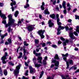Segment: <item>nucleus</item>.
Listing matches in <instances>:
<instances>
[{
    "instance_id": "f257e3e1",
    "label": "nucleus",
    "mask_w": 79,
    "mask_h": 79,
    "mask_svg": "<svg viewBox=\"0 0 79 79\" xmlns=\"http://www.w3.org/2000/svg\"><path fill=\"white\" fill-rule=\"evenodd\" d=\"M8 17L9 18V21L8 23V24H6V21L5 20H3L2 21V23L6 25V27H8V26H12V25H13L14 27H15L16 26L18 25V24L15 23V20L13 19L11 14H10L9 15H8Z\"/></svg>"
},
{
    "instance_id": "f03ea898",
    "label": "nucleus",
    "mask_w": 79,
    "mask_h": 79,
    "mask_svg": "<svg viewBox=\"0 0 79 79\" xmlns=\"http://www.w3.org/2000/svg\"><path fill=\"white\" fill-rule=\"evenodd\" d=\"M21 64L19 63V65L16 67V69L14 70V73L15 76H18L19 73V69H20V67H21Z\"/></svg>"
},
{
    "instance_id": "7ed1b4c3",
    "label": "nucleus",
    "mask_w": 79,
    "mask_h": 79,
    "mask_svg": "<svg viewBox=\"0 0 79 79\" xmlns=\"http://www.w3.org/2000/svg\"><path fill=\"white\" fill-rule=\"evenodd\" d=\"M7 55L8 54L7 53L5 52V56H3L1 58V60L2 61V62L3 64H5L6 63V62L5 61V60H6V59H7V58H6V56H7Z\"/></svg>"
},
{
    "instance_id": "20e7f679",
    "label": "nucleus",
    "mask_w": 79,
    "mask_h": 79,
    "mask_svg": "<svg viewBox=\"0 0 79 79\" xmlns=\"http://www.w3.org/2000/svg\"><path fill=\"white\" fill-rule=\"evenodd\" d=\"M54 63V65L56 67L55 68V69H58V67L59 66V62L56 61L55 60L52 61V63Z\"/></svg>"
},
{
    "instance_id": "39448f33",
    "label": "nucleus",
    "mask_w": 79,
    "mask_h": 79,
    "mask_svg": "<svg viewBox=\"0 0 79 79\" xmlns=\"http://www.w3.org/2000/svg\"><path fill=\"white\" fill-rule=\"evenodd\" d=\"M45 32V30H41L38 31V34L40 35L41 39H44L45 37V36L44 35V33Z\"/></svg>"
},
{
    "instance_id": "423d86ee",
    "label": "nucleus",
    "mask_w": 79,
    "mask_h": 79,
    "mask_svg": "<svg viewBox=\"0 0 79 79\" xmlns=\"http://www.w3.org/2000/svg\"><path fill=\"white\" fill-rule=\"evenodd\" d=\"M28 31L29 32H31L33 30L34 28V26L32 25H29L27 27Z\"/></svg>"
},
{
    "instance_id": "0eeeda50",
    "label": "nucleus",
    "mask_w": 79,
    "mask_h": 79,
    "mask_svg": "<svg viewBox=\"0 0 79 79\" xmlns=\"http://www.w3.org/2000/svg\"><path fill=\"white\" fill-rule=\"evenodd\" d=\"M35 60H36V58L34 57L33 59V61L34 63V64H35V67H36L38 68L40 67V66H41V64H38L35 63Z\"/></svg>"
},
{
    "instance_id": "6e6552de",
    "label": "nucleus",
    "mask_w": 79,
    "mask_h": 79,
    "mask_svg": "<svg viewBox=\"0 0 79 79\" xmlns=\"http://www.w3.org/2000/svg\"><path fill=\"white\" fill-rule=\"evenodd\" d=\"M69 37H70V38L72 39H76V37H75V36H74L73 33L72 31H70L69 32Z\"/></svg>"
},
{
    "instance_id": "1a4fd4ad",
    "label": "nucleus",
    "mask_w": 79,
    "mask_h": 79,
    "mask_svg": "<svg viewBox=\"0 0 79 79\" xmlns=\"http://www.w3.org/2000/svg\"><path fill=\"white\" fill-rule=\"evenodd\" d=\"M11 1H12V2H11L10 3V5L11 6H12L11 8L12 10V11H14V7H13V5H16V1H13V0H10Z\"/></svg>"
},
{
    "instance_id": "9d476101",
    "label": "nucleus",
    "mask_w": 79,
    "mask_h": 79,
    "mask_svg": "<svg viewBox=\"0 0 79 79\" xmlns=\"http://www.w3.org/2000/svg\"><path fill=\"white\" fill-rule=\"evenodd\" d=\"M29 69L30 70V73L31 74H34L35 73V69H33L32 66H29Z\"/></svg>"
},
{
    "instance_id": "9b49d317",
    "label": "nucleus",
    "mask_w": 79,
    "mask_h": 79,
    "mask_svg": "<svg viewBox=\"0 0 79 79\" xmlns=\"http://www.w3.org/2000/svg\"><path fill=\"white\" fill-rule=\"evenodd\" d=\"M0 16L1 17L3 18V19H6V16H5V15L3 14L2 13V11L0 10Z\"/></svg>"
},
{
    "instance_id": "f8f14e48",
    "label": "nucleus",
    "mask_w": 79,
    "mask_h": 79,
    "mask_svg": "<svg viewBox=\"0 0 79 79\" xmlns=\"http://www.w3.org/2000/svg\"><path fill=\"white\" fill-rule=\"evenodd\" d=\"M63 60H64L66 62V64H67V66L66 69H68V68H69V62L67 61H66V57H64Z\"/></svg>"
},
{
    "instance_id": "ddd939ff",
    "label": "nucleus",
    "mask_w": 79,
    "mask_h": 79,
    "mask_svg": "<svg viewBox=\"0 0 79 79\" xmlns=\"http://www.w3.org/2000/svg\"><path fill=\"white\" fill-rule=\"evenodd\" d=\"M2 32V30H0V36H1V38L2 39H3L5 37H6L7 35L8 34L7 33H6L4 35H1V32Z\"/></svg>"
},
{
    "instance_id": "4468645a",
    "label": "nucleus",
    "mask_w": 79,
    "mask_h": 79,
    "mask_svg": "<svg viewBox=\"0 0 79 79\" xmlns=\"http://www.w3.org/2000/svg\"><path fill=\"white\" fill-rule=\"evenodd\" d=\"M48 23L49 25V27H52L54 25V24L52 22V20H50L48 21Z\"/></svg>"
},
{
    "instance_id": "2eb2a0df",
    "label": "nucleus",
    "mask_w": 79,
    "mask_h": 79,
    "mask_svg": "<svg viewBox=\"0 0 79 79\" xmlns=\"http://www.w3.org/2000/svg\"><path fill=\"white\" fill-rule=\"evenodd\" d=\"M37 60L38 61L39 63H40L41 64H42V57L41 56L38 57V58L37 59Z\"/></svg>"
},
{
    "instance_id": "dca6fc26",
    "label": "nucleus",
    "mask_w": 79,
    "mask_h": 79,
    "mask_svg": "<svg viewBox=\"0 0 79 79\" xmlns=\"http://www.w3.org/2000/svg\"><path fill=\"white\" fill-rule=\"evenodd\" d=\"M60 20L59 18H57V22L58 25H61V24H62V23H61V22H60Z\"/></svg>"
},
{
    "instance_id": "f3484780",
    "label": "nucleus",
    "mask_w": 79,
    "mask_h": 79,
    "mask_svg": "<svg viewBox=\"0 0 79 79\" xmlns=\"http://www.w3.org/2000/svg\"><path fill=\"white\" fill-rule=\"evenodd\" d=\"M44 14H47V15H50V12L49 11H48V9H46L45 10H44Z\"/></svg>"
},
{
    "instance_id": "a211bd4d",
    "label": "nucleus",
    "mask_w": 79,
    "mask_h": 79,
    "mask_svg": "<svg viewBox=\"0 0 79 79\" xmlns=\"http://www.w3.org/2000/svg\"><path fill=\"white\" fill-rule=\"evenodd\" d=\"M18 15H19V11H16V12H15L14 15L16 18L18 16Z\"/></svg>"
},
{
    "instance_id": "6ab92c4d",
    "label": "nucleus",
    "mask_w": 79,
    "mask_h": 79,
    "mask_svg": "<svg viewBox=\"0 0 79 79\" xmlns=\"http://www.w3.org/2000/svg\"><path fill=\"white\" fill-rule=\"evenodd\" d=\"M50 16L51 18H52V19H54L56 15L54 14H52L51 15H50Z\"/></svg>"
},
{
    "instance_id": "aec40b11",
    "label": "nucleus",
    "mask_w": 79,
    "mask_h": 79,
    "mask_svg": "<svg viewBox=\"0 0 79 79\" xmlns=\"http://www.w3.org/2000/svg\"><path fill=\"white\" fill-rule=\"evenodd\" d=\"M64 29V27H61V26H59L58 28V29L60 30V31L61 29Z\"/></svg>"
},
{
    "instance_id": "412c9836",
    "label": "nucleus",
    "mask_w": 79,
    "mask_h": 79,
    "mask_svg": "<svg viewBox=\"0 0 79 79\" xmlns=\"http://www.w3.org/2000/svg\"><path fill=\"white\" fill-rule=\"evenodd\" d=\"M77 69V67L76 66H74L72 67L69 69V70H71V69H74L76 70Z\"/></svg>"
},
{
    "instance_id": "4be33fe9",
    "label": "nucleus",
    "mask_w": 79,
    "mask_h": 79,
    "mask_svg": "<svg viewBox=\"0 0 79 79\" xmlns=\"http://www.w3.org/2000/svg\"><path fill=\"white\" fill-rule=\"evenodd\" d=\"M44 72H43V71H42L41 73V74L40 75L39 79H40V78H41L42 77V76L44 75Z\"/></svg>"
},
{
    "instance_id": "5701e85b",
    "label": "nucleus",
    "mask_w": 79,
    "mask_h": 79,
    "mask_svg": "<svg viewBox=\"0 0 79 79\" xmlns=\"http://www.w3.org/2000/svg\"><path fill=\"white\" fill-rule=\"evenodd\" d=\"M69 41L68 40H66L65 41V42H64V44H63L64 46H65V45H66V43H68V42Z\"/></svg>"
},
{
    "instance_id": "b1692460",
    "label": "nucleus",
    "mask_w": 79,
    "mask_h": 79,
    "mask_svg": "<svg viewBox=\"0 0 79 79\" xmlns=\"http://www.w3.org/2000/svg\"><path fill=\"white\" fill-rule=\"evenodd\" d=\"M76 32L79 33V26H77L76 28Z\"/></svg>"
},
{
    "instance_id": "393cba45",
    "label": "nucleus",
    "mask_w": 79,
    "mask_h": 79,
    "mask_svg": "<svg viewBox=\"0 0 79 79\" xmlns=\"http://www.w3.org/2000/svg\"><path fill=\"white\" fill-rule=\"evenodd\" d=\"M4 74L5 76H6L8 74V72H7V70H4Z\"/></svg>"
},
{
    "instance_id": "a878e982",
    "label": "nucleus",
    "mask_w": 79,
    "mask_h": 79,
    "mask_svg": "<svg viewBox=\"0 0 79 79\" xmlns=\"http://www.w3.org/2000/svg\"><path fill=\"white\" fill-rule=\"evenodd\" d=\"M54 59H56L57 60H59V59H60V58H59V57H58V54H56Z\"/></svg>"
},
{
    "instance_id": "bb28decb",
    "label": "nucleus",
    "mask_w": 79,
    "mask_h": 79,
    "mask_svg": "<svg viewBox=\"0 0 79 79\" xmlns=\"http://www.w3.org/2000/svg\"><path fill=\"white\" fill-rule=\"evenodd\" d=\"M27 7H29V4L28 3H27L26 5L24 6V8H27Z\"/></svg>"
},
{
    "instance_id": "cd10ccee",
    "label": "nucleus",
    "mask_w": 79,
    "mask_h": 79,
    "mask_svg": "<svg viewBox=\"0 0 79 79\" xmlns=\"http://www.w3.org/2000/svg\"><path fill=\"white\" fill-rule=\"evenodd\" d=\"M69 64H73V61L72 60L69 59Z\"/></svg>"
},
{
    "instance_id": "c85d7f7f",
    "label": "nucleus",
    "mask_w": 79,
    "mask_h": 79,
    "mask_svg": "<svg viewBox=\"0 0 79 79\" xmlns=\"http://www.w3.org/2000/svg\"><path fill=\"white\" fill-rule=\"evenodd\" d=\"M62 56L67 57V56H68V53H67L65 55H64V54H62Z\"/></svg>"
},
{
    "instance_id": "c756f323",
    "label": "nucleus",
    "mask_w": 79,
    "mask_h": 79,
    "mask_svg": "<svg viewBox=\"0 0 79 79\" xmlns=\"http://www.w3.org/2000/svg\"><path fill=\"white\" fill-rule=\"evenodd\" d=\"M57 31V35H60V34H61L60 30L59 29H58V28Z\"/></svg>"
},
{
    "instance_id": "7c9ffc66",
    "label": "nucleus",
    "mask_w": 79,
    "mask_h": 79,
    "mask_svg": "<svg viewBox=\"0 0 79 79\" xmlns=\"http://www.w3.org/2000/svg\"><path fill=\"white\" fill-rule=\"evenodd\" d=\"M35 44H39V41L38 40H35Z\"/></svg>"
},
{
    "instance_id": "2f4dec72",
    "label": "nucleus",
    "mask_w": 79,
    "mask_h": 79,
    "mask_svg": "<svg viewBox=\"0 0 79 79\" xmlns=\"http://www.w3.org/2000/svg\"><path fill=\"white\" fill-rule=\"evenodd\" d=\"M9 28L8 29V30H7L8 32H10V31H12V29H11V28L10 27V26H9Z\"/></svg>"
},
{
    "instance_id": "473e14b6",
    "label": "nucleus",
    "mask_w": 79,
    "mask_h": 79,
    "mask_svg": "<svg viewBox=\"0 0 79 79\" xmlns=\"http://www.w3.org/2000/svg\"><path fill=\"white\" fill-rule=\"evenodd\" d=\"M42 63L43 64H47V61H46V60H44L43 61Z\"/></svg>"
},
{
    "instance_id": "72a5a7b5",
    "label": "nucleus",
    "mask_w": 79,
    "mask_h": 79,
    "mask_svg": "<svg viewBox=\"0 0 79 79\" xmlns=\"http://www.w3.org/2000/svg\"><path fill=\"white\" fill-rule=\"evenodd\" d=\"M8 64H10V65H11V66H14V64L13 63L12 61L9 62V63H8Z\"/></svg>"
},
{
    "instance_id": "f704fd0d",
    "label": "nucleus",
    "mask_w": 79,
    "mask_h": 79,
    "mask_svg": "<svg viewBox=\"0 0 79 79\" xmlns=\"http://www.w3.org/2000/svg\"><path fill=\"white\" fill-rule=\"evenodd\" d=\"M22 23V22H21V20H20V19H19V21L18 22V24H21Z\"/></svg>"
},
{
    "instance_id": "c9c22d12",
    "label": "nucleus",
    "mask_w": 79,
    "mask_h": 79,
    "mask_svg": "<svg viewBox=\"0 0 79 79\" xmlns=\"http://www.w3.org/2000/svg\"><path fill=\"white\" fill-rule=\"evenodd\" d=\"M8 41L9 44H11V38H10V39H8Z\"/></svg>"
},
{
    "instance_id": "e433bc0d",
    "label": "nucleus",
    "mask_w": 79,
    "mask_h": 79,
    "mask_svg": "<svg viewBox=\"0 0 79 79\" xmlns=\"http://www.w3.org/2000/svg\"><path fill=\"white\" fill-rule=\"evenodd\" d=\"M23 50V53H24V55H26L25 53H26L27 52V50H26V49H24Z\"/></svg>"
},
{
    "instance_id": "4c0bfd02",
    "label": "nucleus",
    "mask_w": 79,
    "mask_h": 79,
    "mask_svg": "<svg viewBox=\"0 0 79 79\" xmlns=\"http://www.w3.org/2000/svg\"><path fill=\"white\" fill-rule=\"evenodd\" d=\"M66 6V2L64 1H63L62 3V6Z\"/></svg>"
},
{
    "instance_id": "58836bf2",
    "label": "nucleus",
    "mask_w": 79,
    "mask_h": 79,
    "mask_svg": "<svg viewBox=\"0 0 79 79\" xmlns=\"http://www.w3.org/2000/svg\"><path fill=\"white\" fill-rule=\"evenodd\" d=\"M29 73V70H27L26 71V73H25L26 76H28V73Z\"/></svg>"
},
{
    "instance_id": "ea45409f",
    "label": "nucleus",
    "mask_w": 79,
    "mask_h": 79,
    "mask_svg": "<svg viewBox=\"0 0 79 79\" xmlns=\"http://www.w3.org/2000/svg\"><path fill=\"white\" fill-rule=\"evenodd\" d=\"M73 34L75 35H76V36H77V35H78V34H77V33L76 31H74Z\"/></svg>"
},
{
    "instance_id": "a19ab883",
    "label": "nucleus",
    "mask_w": 79,
    "mask_h": 79,
    "mask_svg": "<svg viewBox=\"0 0 79 79\" xmlns=\"http://www.w3.org/2000/svg\"><path fill=\"white\" fill-rule=\"evenodd\" d=\"M52 47L53 48H57V46H56V45L55 44H53L52 45Z\"/></svg>"
},
{
    "instance_id": "79ce46f5",
    "label": "nucleus",
    "mask_w": 79,
    "mask_h": 79,
    "mask_svg": "<svg viewBox=\"0 0 79 79\" xmlns=\"http://www.w3.org/2000/svg\"><path fill=\"white\" fill-rule=\"evenodd\" d=\"M75 17L76 19H78L79 20V16L75 15Z\"/></svg>"
},
{
    "instance_id": "37998d69",
    "label": "nucleus",
    "mask_w": 79,
    "mask_h": 79,
    "mask_svg": "<svg viewBox=\"0 0 79 79\" xmlns=\"http://www.w3.org/2000/svg\"><path fill=\"white\" fill-rule=\"evenodd\" d=\"M65 15L66 14V13H67V11H66V10L65 9L63 11Z\"/></svg>"
},
{
    "instance_id": "c03bdc74",
    "label": "nucleus",
    "mask_w": 79,
    "mask_h": 79,
    "mask_svg": "<svg viewBox=\"0 0 79 79\" xmlns=\"http://www.w3.org/2000/svg\"><path fill=\"white\" fill-rule=\"evenodd\" d=\"M41 8L42 10H44L45 8H44V7L43 6H41Z\"/></svg>"
},
{
    "instance_id": "a18cd8bd",
    "label": "nucleus",
    "mask_w": 79,
    "mask_h": 79,
    "mask_svg": "<svg viewBox=\"0 0 79 79\" xmlns=\"http://www.w3.org/2000/svg\"><path fill=\"white\" fill-rule=\"evenodd\" d=\"M41 55V54H40V53H36L35 54V55H36V56H40Z\"/></svg>"
},
{
    "instance_id": "49530a36",
    "label": "nucleus",
    "mask_w": 79,
    "mask_h": 79,
    "mask_svg": "<svg viewBox=\"0 0 79 79\" xmlns=\"http://www.w3.org/2000/svg\"><path fill=\"white\" fill-rule=\"evenodd\" d=\"M0 74H1V76H2L3 75V72H2V70L1 69L0 70Z\"/></svg>"
},
{
    "instance_id": "de8ad7c7",
    "label": "nucleus",
    "mask_w": 79,
    "mask_h": 79,
    "mask_svg": "<svg viewBox=\"0 0 79 79\" xmlns=\"http://www.w3.org/2000/svg\"><path fill=\"white\" fill-rule=\"evenodd\" d=\"M65 28L66 30L67 31V30H69V27L67 26H66L65 27Z\"/></svg>"
},
{
    "instance_id": "09e8293b",
    "label": "nucleus",
    "mask_w": 79,
    "mask_h": 79,
    "mask_svg": "<svg viewBox=\"0 0 79 79\" xmlns=\"http://www.w3.org/2000/svg\"><path fill=\"white\" fill-rule=\"evenodd\" d=\"M47 79H53V78L49 76L47 78Z\"/></svg>"
},
{
    "instance_id": "8fccbe9b",
    "label": "nucleus",
    "mask_w": 79,
    "mask_h": 79,
    "mask_svg": "<svg viewBox=\"0 0 79 79\" xmlns=\"http://www.w3.org/2000/svg\"><path fill=\"white\" fill-rule=\"evenodd\" d=\"M22 79H29V77H25L23 76V78H22Z\"/></svg>"
},
{
    "instance_id": "3c124183",
    "label": "nucleus",
    "mask_w": 79,
    "mask_h": 79,
    "mask_svg": "<svg viewBox=\"0 0 79 79\" xmlns=\"http://www.w3.org/2000/svg\"><path fill=\"white\" fill-rule=\"evenodd\" d=\"M77 9H76V8L74 9L73 10V13H74L76 11H77Z\"/></svg>"
},
{
    "instance_id": "603ef678",
    "label": "nucleus",
    "mask_w": 79,
    "mask_h": 79,
    "mask_svg": "<svg viewBox=\"0 0 79 79\" xmlns=\"http://www.w3.org/2000/svg\"><path fill=\"white\" fill-rule=\"evenodd\" d=\"M39 17L40 19H42V15L40 14L39 15Z\"/></svg>"
},
{
    "instance_id": "864d4df0",
    "label": "nucleus",
    "mask_w": 79,
    "mask_h": 79,
    "mask_svg": "<svg viewBox=\"0 0 79 79\" xmlns=\"http://www.w3.org/2000/svg\"><path fill=\"white\" fill-rule=\"evenodd\" d=\"M68 21L69 23H71V22L72 21V20L71 19H69Z\"/></svg>"
},
{
    "instance_id": "5fc2aeb1",
    "label": "nucleus",
    "mask_w": 79,
    "mask_h": 79,
    "mask_svg": "<svg viewBox=\"0 0 79 79\" xmlns=\"http://www.w3.org/2000/svg\"><path fill=\"white\" fill-rule=\"evenodd\" d=\"M25 64L26 66H29V65H28V64L26 62L25 63Z\"/></svg>"
},
{
    "instance_id": "6e6d98bb",
    "label": "nucleus",
    "mask_w": 79,
    "mask_h": 79,
    "mask_svg": "<svg viewBox=\"0 0 79 79\" xmlns=\"http://www.w3.org/2000/svg\"><path fill=\"white\" fill-rule=\"evenodd\" d=\"M42 47H45V43H43L42 44Z\"/></svg>"
},
{
    "instance_id": "4d7b16f0",
    "label": "nucleus",
    "mask_w": 79,
    "mask_h": 79,
    "mask_svg": "<svg viewBox=\"0 0 79 79\" xmlns=\"http://www.w3.org/2000/svg\"><path fill=\"white\" fill-rule=\"evenodd\" d=\"M3 6V3H0V6L2 7Z\"/></svg>"
},
{
    "instance_id": "13d9d810",
    "label": "nucleus",
    "mask_w": 79,
    "mask_h": 79,
    "mask_svg": "<svg viewBox=\"0 0 79 79\" xmlns=\"http://www.w3.org/2000/svg\"><path fill=\"white\" fill-rule=\"evenodd\" d=\"M56 0L54 1L53 2V5H55L56 4Z\"/></svg>"
},
{
    "instance_id": "bf43d9fd",
    "label": "nucleus",
    "mask_w": 79,
    "mask_h": 79,
    "mask_svg": "<svg viewBox=\"0 0 79 79\" xmlns=\"http://www.w3.org/2000/svg\"><path fill=\"white\" fill-rule=\"evenodd\" d=\"M60 39L61 40H64V38L62 37H60Z\"/></svg>"
},
{
    "instance_id": "052dcab7",
    "label": "nucleus",
    "mask_w": 79,
    "mask_h": 79,
    "mask_svg": "<svg viewBox=\"0 0 79 79\" xmlns=\"http://www.w3.org/2000/svg\"><path fill=\"white\" fill-rule=\"evenodd\" d=\"M36 53H36V51H35V50H34L33 51V54L34 55H36Z\"/></svg>"
},
{
    "instance_id": "680f3d73",
    "label": "nucleus",
    "mask_w": 79,
    "mask_h": 79,
    "mask_svg": "<svg viewBox=\"0 0 79 79\" xmlns=\"http://www.w3.org/2000/svg\"><path fill=\"white\" fill-rule=\"evenodd\" d=\"M56 18H59V15L58 14L56 15Z\"/></svg>"
},
{
    "instance_id": "e2e57ef3",
    "label": "nucleus",
    "mask_w": 79,
    "mask_h": 79,
    "mask_svg": "<svg viewBox=\"0 0 79 79\" xmlns=\"http://www.w3.org/2000/svg\"><path fill=\"white\" fill-rule=\"evenodd\" d=\"M67 6L69 7L70 6V4L69 3H67Z\"/></svg>"
},
{
    "instance_id": "0e129e2a",
    "label": "nucleus",
    "mask_w": 79,
    "mask_h": 79,
    "mask_svg": "<svg viewBox=\"0 0 79 79\" xmlns=\"http://www.w3.org/2000/svg\"><path fill=\"white\" fill-rule=\"evenodd\" d=\"M51 44V42H50V41L48 42L47 43V44Z\"/></svg>"
},
{
    "instance_id": "69168bd1",
    "label": "nucleus",
    "mask_w": 79,
    "mask_h": 79,
    "mask_svg": "<svg viewBox=\"0 0 79 79\" xmlns=\"http://www.w3.org/2000/svg\"><path fill=\"white\" fill-rule=\"evenodd\" d=\"M58 44H61V42L59 41H58Z\"/></svg>"
},
{
    "instance_id": "338daca9",
    "label": "nucleus",
    "mask_w": 79,
    "mask_h": 79,
    "mask_svg": "<svg viewBox=\"0 0 79 79\" xmlns=\"http://www.w3.org/2000/svg\"><path fill=\"white\" fill-rule=\"evenodd\" d=\"M4 42V41H3V40H2L1 42L0 43L1 44H3Z\"/></svg>"
},
{
    "instance_id": "774afa93",
    "label": "nucleus",
    "mask_w": 79,
    "mask_h": 79,
    "mask_svg": "<svg viewBox=\"0 0 79 79\" xmlns=\"http://www.w3.org/2000/svg\"><path fill=\"white\" fill-rule=\"evenodd\" d=\"M79 72V69L78 70H77L75 72V73H78Z\"/></svg>"
}]
</instances>
